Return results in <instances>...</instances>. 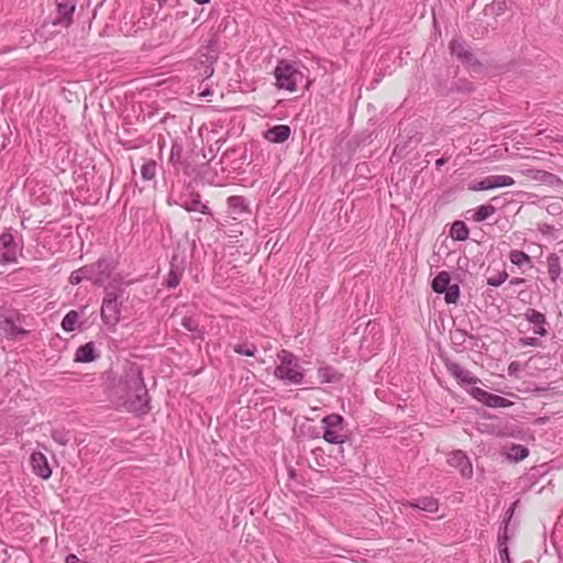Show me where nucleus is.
Masks as SVG:
<instances>
[{"mask_svg": "<svg viewBox=\"0 0 563 563\" xmlns=\"http://www.w3.org/2000/svg\"><path fill=\"white\" fill-rule=\"evenodd\" d=\"M98 357L96 352L95 342L90 341L86 344L80 345L75 353V362L78 363H90Z\"/></svg>", "mask_w": 563, "mask_h": 563, "instance_id": "21", "label": "nucleus"}, {"mask_svg": "<svg viewBox=\"0 0 563 563\" xmlns=\"http://www.w3.org/2000/svg\"><path fill=\"white\" fill-rule=\"evenodd\" d=\"M449 48L451 54L455 56L462 64L473 68H479L482 66L473 52L467 48V45L462 40L453 38L450 42Z\"/></svg>", "mask_w": 563, "mask_h": 563, "instance_id": "8", "label": "nucleus"}, {"mask_svg": "<svg viewBox=\"0 0 563 563\" xmlns=\"http://www.w3.org/2000/svg\"><path fill=\"white\" fill-rule=\"evenodd\" d=\"M548 272L550 275V278L553 283H556V280L560 277L561 274V264H560V257L555 253L549 254L548 258Z\"/></svg>", "mask_w": 563, "mask_h": 563, "instance_id": "26", "label": "nucleus"}, {"mask_svg": "<svg viewBox=\"0 0 563 563\" xmlns=\"http://www.w3.org/2000/svg\"><path fill=\"white\" fill-rule=\"evenodd\" d=\"M499 556H500L501 563H511L509 549L507 545L499 547Z\"/></svg>", "mask_w": 563, "mask_h": 563, "instance_id": "43", "label": "nucleus"}, {"mask_svg": "<svg viewBox=\"0 0 563 563\" xmlns=\"http://www.w3.org/2000/svg\"><path fill=\"white\" fill-rule=\"evenodd\" d=\"M448 161H449V157L442 156V157H440V158L435 162V165H437V167H441V166H443Z\"/></svg>", "mask_w": 563, "mask_h": 563, "instance_id": "48", "label": "nucleus"}, {"mask_svg": "<svg viewBox=\"0 0 563 563\" xmlns=\"http://www.w3.org/2000/svg\"><path fill=\"white\" fill-rule=\"evenodd\" d=\"M79 273L81 274V276H87L85 277V280H89L92 283V268H91V264H88V265H85L80 268H78Z\"/></svg>", "mask_w": 563, "mask_h": 563, "instance_id": "42", "label": "nucleus"}, {"mask_svg": "<svg viewBox=\"0 0 563 563\" xmlns=\"http://www.w3.org/2000/svg\"><path fill=\"white\" fill-rule=\"evenodd\" d=\"M523 283H526V279L525 278H519V277L514 278V279L510 280V285H520V284H523Z\"/></svg>", "mask_w": 563, "mask_h": 563, "instance_id": "50", "label": "nucleus"}, {"mask_svg": "<svg viewBox=\"0 0 563 563\" xmlns=\"http://www.w3.org/2000/svg\"><path fill=\"white\" fill-rule=\"evenodd\" d=\"M85 277L86 276H81V274L79 273L78 269L74 271L70 276H69V283L71 285H78L80 284L82 280H85Z\"/></svg>", "mask_w": 563, "mask_h": 563, "instance_id": "44", "label": "nucleus"}, {"mask_svg": "<svg viewBox=\"0 0 563 563\" xmlns=\"http://www.w3.org/2000/svg\"><path fill=\"white\" fill-rule=\"evenodd\" d=\"M545 210L551 216H559L563 213V198H551L544 201Z\"/></svg>", "mask_w": 563, "mask_h": 563, "instance_id": "32", "label": "nucleus"}, {"mask_svg": "<svg viewBox=\"0 0 563 563\" xmlns=\"http://www.w3.org/2000/svg\"><path fill=\"white\" fill-rule=\"evenodd\" d=\"M525 319L533 324V333L545 336L548 335V330L545 329V325L548 324L545 314L537 311L536 309L529 308L523 313Z\"/></svg>", "mask_w": 563, "mask_h": 563, "instance_id": "16", "label": "nucleus"}, {"mask_svg": "<svg viewBox=\"0 0 563 563\" xmlns=\"http://www.w3.org/2000/svg\"><path fill=\"white\" fill-rule=\"evenodd\" d=\"M76 8V0H60L57 2V16L54 24H60L64 26L70 25L73 22V14Z\"/></svg>", "mask_w": 563, "mask_h": 563, "instance_id": "15", "label": "nucleus"}, {"mask_svg": "<svg viewBox=\"0 0 563 563\" xmlns=\"http://www.w3.org/2000/svg\"><path fill=\"white\" fill-rule=\"evenodd\" d=\"M217 62L216 55H205V60H200V75L205 78H209L213 74V64Z\"/></svg>", "mask_w": 563, "mask_h": 563, "instance_id": "31", "label": "nucleus"}, {"mask_svg": "<svg viewBox=\"0 0 563 563\" xmlns=\"http://www.w3.org/2000/svg\"><path fill=\"white\" fill-rule=\"evenodd\" d=\"M111 393L117 406L129 412L146 413L150 410V396L142 371L134 363L124 368L123 375Z\"/></svg>", "mask_w": 563, "mask_h": 563, "instance_id": "1", "label": "nucleus"}, {"mask_svg": "<svg viewBox=\"0 0 563 563\" xmlns=\"http://www.w3.org/2000/svg\"><path fill=\"white\" fill-rule=\"evenodd\" d=\"M277 357L280 362L274 371L276 378L283 380L287 385H300L303 383L305 372L299 364L298 357L287 351L282 350Z\"/></svg>", "mask_w": 563, "mask_h": 563, "instance_id": "2", "label": "nucleus"}, {"mask_svg": "<svg viewBox=\"0 0 563 563\" xmlns=\"http://www.w3.org/2000/svg\"><path fill=\"white\" fill-rule=\"evenodd\" d=\"M470 394L473 398L490 408H506L512 405L509 399L499 395L490 394L479 387H473Z\"/></svg>", "mask_w": 563, "mask_h": 563, "instance_id": "10", "label": "nucleus"}, {"mask_svg": "<svg viewBox=\"0 0 563 563\" xmlns=\"http://www.w3.org/2000/svg\"><path fill=\"white\" fill-rule=\"evenodd\" d=\"M234 352L240 355L254 356L257 349L253 343L235 344L233 347Z\"/></svg>", "mask_w": 563, "mask_h": 563, "instance_id": "35", "label": "nucleus"}, {"mask_svg": "<svg viewBox=\"0 0 563 563\" xmlns=\"http://www.w3.org/2000/svg\"><path fill=\"white\" fill-rule=\"evenodd\" d=\"M197 3L199 4H206V3H209L210 0H195Z\"/></svg>", "mask_w": 563, "mask_h": 563, "instance_id": "53", "label": "nucleus"}, {"mask_svg": "<svg viewBox=\"0 0 563 563\" xmlns=\"http://www.w3.org/2000/svg\"><path fill=\"white\" fill-rule=\"evenodd\" d=\"M446 371L457 380L461 385H475L479 379L472 375V373L463 368L459 363L450 360H443Z\"/></svg>", "mask_w": 563, "mask_h": 563, "instance_id": "11", "label": "nucleus"}, {"mask_svg": "<svg viewBox=\"0 0 563 563\" xmlns=\"http://www.w3.org/2000/svg\"><path fill=\"white\" fill-rule=\"evenodd\" d=\"M208 54L207 55H216L218 57V53L220 49V38L217 34H213L206 46Z\"/></svg>", "mask_w": 563, "mask_h": 563, "instance_id": "38", "label": "nucleus"}, {"mask_svg": "<svg viewBox=\"0 0 563 563\" xmlns=\"http://www.w3.org/2000/svg\"><path fill=\"white\" fill-rule=\"evenodd\" d=\"M318 377L322 384L339 383L343 375L332 366H321L318 368Z\"/></svg>", "mask_w": 563, "mask_h": 563, "instance_id": "22", "label": "nucleus"}, {"mask_svg": "<svg viewBox=\"0 0 563 563\" xmlns=\"http://www.w3.org/2000/svg\"><path fill=\"white\" fill-rule=\"evenodd\" d=\"M505 8H506V2L505 1H495L492 4V9L493 10L496 9L498 13L504 12Z\"/></svg>", "mask_w": 563, "mask_h": 563, "instance_id": "47", "label": "nucleus"}, {"mask_svg": "<svg viewBox=\"0 0 563 563\" xmlns=\"http://www.w3.org/2000/svg\"><path fill=\"white\" fill-rule=\"evenodd\" d=\"M55 441L59 442L60 444L65 445L67 443L66 440H63L62 438H56L55 435L53 437Z\"/></svg>", "mask_w": 563, "mask_h": 563, "instance_id": "52", "label": "nucleus"}, {"mask_svg": "<svg viewBox=\"0 0 563 563\" xmlns=\"http://www.w3.org/2000/svg\"><path fill=\"white\" fill-rule=\"evenodd\" d=\"M227 203L234 219L236 216L247 212V205L245 198L242 196H230Z\"/></svg>", "mask_w": 563, "mask_h": 563, "instance_id": "24", "label": "nucleus"}, {"mask_svg": "<svg viewBox=\"0 0 563 563\" xmlns=\"http://www.w3.org/2000/svg\"><path fill=\"white\" fill-rule=\"evenodd\" d=\"M185 271V257L178 254H174L170 260V268L168 272L167 279L165 282L166 287L176 288L183 277Z\"/></svg>", "mask_w": 563, "mask_h": 563, "instance_id": "13", "label": "nucleus"}, {"mask_svg": "<svg viewBox=\"0 0 563 563\" xmlns=\"http://www.w3.org/2000/svg\"><path fill=\"white\" fill-rule=\"evenodd\" d=\"M451 236L456 241H465L468 238V228L462 221H455L451 227Z\"/></svg>", "mask_w": 563, "mask_h": 563, "instance_id": "28", "label": "nucleus"}, {"mask_svg": "<svg viewBox=\"0 0 563 563\" xmlns=\"http://www.w3.org/2000/svg\"><path fill=\"white\" fill-rule=\"evenodd\" d=\"M515 184L512 177L507 175H492L484 178L481 181L472 183L468 186V189L472 191H482L488 189H496L500 187H509Z\"/></svg>", "mask_w": 563, "mask_h": 563, "instance_id": "9", "label": "nucleus"}, {"mask_svg": "<svg viewBox=\"0 0 563 563\" xmlns=\"http://www.w3.org/2000/svg\"><path fill=\"white\" fill-rule=\"evenodd\" d=\"M156 1L158 2L159 7H163L167 2V0H156Z\"/></svg>", "mask_w": 563, "mask_h": 563, "instance_id": "54", "label": "nucleus"}, {"mask_svg": "<svg viewBox=\"0 0 563 563\" xmlns=\"http://www.w3.org/2000/svg\"><path fill=\"white\" fill-rule=\"evenodd\" d=\"M20 247L10 232L0 235V263L12 264L18 262Z\"/></svg>", "mask_w": 563, "mask_h": 563, "instance_id": "7", "label": "nucleus"}, {"mask_svg": "<svg viewBox=\"0 0 563 563\" xmlns=\"http://www.w3.org/2000/svg\"><path fill=\"white\" fill-rule=\"evenodd\" d=\"M553 228L551 225H548V224H544L543 228H540V231L542 233H547L549 232L550 230H552Z\"/></svg>", "mask_w": 563, "mask_h": 563, "instance_id": "51", "label": "nucleus"}, {"mask_svg": "<svg viewBox=\"0 0 563 563\" xmlns=\"http://www.w3.org/2000/svg\"><path fill=\"white\" fill-rule=\"evenodd\" d=\"M181 325L189 332L197 333L198 335L202 334L198 321L191 317L183 318Z\"/></svg>", "mask_w": 563, "mask_h": 563, "instance_id": "37", "label": "nucleus"}, {"mask_svg": "<svg viewBox=\"0 0 563 563\" xmlns=\"http://www.w3.org/2000/svg\"><path fill=\"white\" fill-rule=\"evenodd\" d=\"M183 154V147L181 145L174 143L170 148V156L169 159L172 163L176 164L179 163Z\"/></svg>", "mask_w": 563, "mask_h": 563, "instance_id": "40", "label": "nucleus"}, {"mask_svg": "<svg viewBox=\"0 0 563 563\" xmlns=\"http://www.w3.org/2000/svg\"><path fill=\"white\" fill-rule=\"evenodd\" d=\"M509 260L514 265H517L519 267L531 263L530 256L527 253L519 250L510 251Z\"/></svg>", "mask_w": 563, "mask_h": 563, "instance_id": "34", "label": "nucleus"}, {"mask_svg": "<svg viewBox=\"0 0 563 563\" xmlns=\"http://www.w3.org/2000/svg\"><path fill=\"white\" fill-rule=\"evenodd\" d=\"M406 506L418 508L430 514L437 512L439 509V503L433 497H421L418 498L415 503H408Z\"/></svg>", "mask_w": 563, "mask_h": 563, "instance_id": "23", "label": "nucleus"}, {"mask_svg": "<svg viewBox=\"0 0 563 563\" xmlns=\"http://www.w3.org/2000/svg\"><path fill=\"white\" fill-rule=\"evenodd\" d=\"M451 276L448 272H440L432 280V289L437 294H442L451 285Z\"/></svg>", "mask_w": 563, "mask_h": 563, "instance_id": "25", "label": "nucleus"}, {"mask_svg": "<svg viewBox=\"0 0 563 563\" xmlns=\"http://www.w3.org/2000/svg\"><path fill=\"white\" fill-rule=\"evenodd\" d=\"M118 262L112 256H101L95 263H91L92 284L103 286L117 269Z\"/></svg>", "mask_w": 563, "mask_h": 563, "instance_id": "6", "label": "nucleus"}, {"mask_svg": "<svg viewBox=\"0 0 563 563\" xmlns=\"http://www.w3.org/2000/svg\"><path fill=\"white\" fill-rule=\"evenodd\" d=\"M79 319V312L76 310L68 311L62 320V329L65 332H73Z\"/></svg>", "mask_w": 563, "mask_h": 563, "instance_id": "29", "label": "nucleus"}, {"mask_svg": "<svg viewBox=\"0 0 563 563\" xmlns=\"http://www.w3.org/2000/svg\"><path fill=\"white\" fill-rule=\"evenodd\" d=\"M30 463L35 475L43 479H48L51 477L52 470L46 456L42 452H33L30 457Z\"/></svg>", "mask_w": 563, "mask_h": 563, "instance_id": "17", "label": "nucleus"}, {"mask_svg": "<svg viewBox=\"0 0 563 563\" xmlns=\"http://www.w3.org/2000/svg\"><path fill=\"white\" fill-rule=\"evenodd\" d=\"M503 523H504V526L500 527L499 532H498V545L499 547L507 545V542L509 540L508 523L507 522H503Z\"/></svg>", "mask_w": 563, "mask_h": 563, "instance_id": "41", "label": "nucleus"}, {"mask_svg": "<svg viewBox=\"0 0 563 563\" xmlns=\"http://www.w3.org/2000/svg\"><path fill=\"white\" fill-rule=\"evenodd\" d=\"M124 302L122 290L106 288L101 306V319L108 325H115L120 321L121 307Z\"/></svg>", "mask_w": 563, "mask_h": 563, "instance_id": "4", "label": "nucleus"}, {"mask_svg": "<svg viewBox=\"0 0 563 563\" xmlns=\"http://www.w3.org/2000/svg\"><path fill=\"white\" fill-rule=\"evenodd\" d=\"M521 173L528 179L544 184L549 187H563V180L552 173L537 168H526L521 170Z\"/></svg>", "mask_w": 563, "mask_h": 563, "instance_id": "12", "label": "nucleus"}, {"mask_svg": "<svg viewBox=\"0 0 563 563\" xmlns=\"http://www.w3.org/2000/svg\"><path fill=\"white\" fill-rule=\"evenodd\" d=\"M180 206L188 212L196 211L202 214H211L210 208L206 203L201 202L200 195L198 192H192L188 199L180 203Z\"/></svg>", "mask_w": 563, "mask_h": 563, "instance_id": "20", "label": "nucleus"}, {"mask_svg": "<svg viewBox=\"0 0 563 563\" xmlns=\"http://www.w3.org/2000/svg\"><path fill=\"white\" fill-rule=\"evenodd\" d=\"M291 130L288 125L278 124L268 129L264 133V137L272 143H284L290 136Z\"/></svg>", "mask_w": 563, "mask_h": 563, "instance_id": "19", "label": "nucleus"}, {"mask_svg": "<svg viewBox=\"0 0 563 563\" xmlns=\"http://www.w3.org/2000/svg\"><path fill=\"white\" fill-rule=\"evenodd\" d=\"M274 75L277 88L290 92L296 91L300 85L308 82L307 76L294 63L286 59L278 62Z\"/></svg>", "mask_w": 563, "mask_h": 563, "instance_id": "3", "label": "nucleus"}, {"mask_svg": "<svg viewBox=\"0 0 563 563\" xmlns=\"http://www.w3.org/2000/svg\"><path fill=\"white\" fill-rule=\"evenodd\" d=\"M529 454L528 448L521 444H512L508 452V457L515 462L522 461Z\"/></svg>", "mask_w": 563, "mask_h": 563, "instance_id": "33", "label": "nucleus"}, {"mask_svg": "<svg viewBox=\"0 0 563 563\" xmlns=\"http://www.w3.org/2000/svg\"><path fill=\"white\" fill-rule=\"evenodd\" d=\"M518 366H519V365H518V363H517V362H512V363H510V365H509V367H508V372H509V374L515 373V372L518 369Z\"/></svg>", "mask_w": 563, "mask_h": 563, "instance_id": "49", "label": "nucleus"}, {"mask_svg": "<svg viewBox=\"0 0 563 563\" xmlns=\"http://www.w3.org/2000/svg\"><path fill=\"white\" fill-rule=\"evenodd\" d=\"M0 333L9 339L24 336L26 331L16 325L13 317H3L0 319Z\"/></svg>", "mask_w": 563, "mask_h": 563, "instance_id": "18", "label": "nucleus"}, {"mask_svg": "<svg viewBox=\"0 0 563 563\" xmlns=\"http://www.w3.org/2000/svg\"><path fill=\"white\" fill-rule=\"evenodd\" d=\"M520 344L522 346H537L539 345V340L537 338H521Z\"/></svg>", "mask_w": 563, "mask_h": 563, "instance_id": "45", "label": "nucleus"}, {"mask_svg": "<svg viewBox=\"0 0 563 563\" xmlns=\"http://www.w3.org/2000/svg\"><path fill=\"white\" fill-rule=\"evenodd\" d=\"M519 500H516L511 504V506L508 508V510L506 511V516H505V519L503 522H507L509 523V521L511 520L512 516H514V512H515V509L518 505Z\"/></svg>", "mask_w": 563, "mask_h": 563, "instance_id": "46", "label": "nucleus"}, {"mask_svg": "<svg viewBox=\"0 0 563 563\" xmlns=\"http://www.w3.org/2000/svg\"><path fill=\"white\" fill-rule=\"evenodd\" d=\"M443 294L446 303H455L460 297V287L457 284L450 285Z\"/></svg>", "mask_w": 563, "mask_h": 563, "instance_id": "36", "label": "nucleus"}, {"mask_svg": "<svg viewBox=\"0 0 563 563\" xmlns=\"http://www.w3.org/2000/svg\"><path fill=\"white\" fill-rule=\"evenodd\" d=\"M157 163L154 159H146L141 166V177L145 181L154 180L156 177Z\"/></svg>", "mask_w": 563, "mask_h": 563, "instance_id": "27", "label": "nucleus"}, {"mask_svg": "<svg viewBox=\"0 0 563 563\" xmlns=\"http://www.w3.org/2000/svg\"><path fill=\"white\" fill-rule=\"evenodd\" d=\"M508 274L506 271L500 272L496 276H492L487 279V284L494 287H498L506 282Z\"/></svg>", "mask_w": 563, "mask_h": 563, "instance_id": "39", "label": "nucleus"}, {"mask_svg": "<svg viewBox=\"0 0 563 563\" xmlns=\"http://www.w3.org/2000/svg\"><path fill=\"white\" fill-rule=\"evenodd\" d=\"M323 439L331 444H343L349 437L345 433L346 422L339 413H331L322 418Z\"/></svg>", "mask_w": 563, "mask_h": 563, "instance_id": "5", "label": "nucleus"}, {"mask_svg": "<svg viewBox=\"0 0 563 563\" xmlns=\"http://www.w3.org/2000/svg\"><path fill=\"white\" fill-rule=\"evenodd\" d=\"M448 463L460 471L461 475L465 478H471L473 476V467L472 464L462 451H454L448 457Z\"/></svg>", "mask_w": 563, "mask_h": 563, "instance_id": "14", "label": "nucleus"}, {"mask_svg": "<svg viewBox=\"0 0 563 563\" xmlns=\"http://www.w3.org/2000/svg\"><path fill=\"white\" fill-rule=\"evenodd\" d=\"M496 212V208L493 205H482L475 209L473 220L475 222H482L488 219Z\"/></svg>", "mask_w": 563, "mask_h": 563, "instance_id": "30", "label": "nucleus"}]
</instances>
